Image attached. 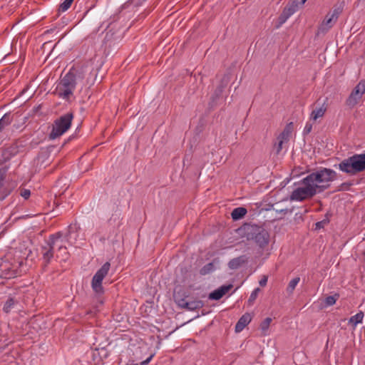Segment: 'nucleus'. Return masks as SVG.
Listing matches in <instances>:
<instances>
[{
	"instance_id": "obj_4",
	"label": "nucleus",
	"mask_w": 365,
	"mask_h": 365,
	"mask_svg": "<svg viewBox=\"0 0 365 365\" xmlns=\"http://www.w3.org/2000/svg\"><path fill=\"white\" fill-rule=\"evenodd\" d=\"M73 71L71 69L63 77L58 88V95L63 99H68L73 95V92L77 86Z\"/></svg>"
},
{
	"instance_id": "obj_16",
	"label": "nucleus",
	"mask_w": 365,
	"mask_h": 365,
	"mask_svg": "<svg viewBox=\"0 0 365 365\" xmlns=\"http://www.w3.org/2000/svg\"><path fill=\"white\" fill-rule=\"evenodd\" d=\"M327 106L325 103H324L319 108H317L312 110L310 118L313 120H316L319 118L323 117L325 112L327 111Z\"/></svg>"
},
{
	"instance_id": "obj_29",
	"label": "nucleus",
	"mask_w": 365,
	"mask_h": 365,
	"mask_svg": "<svg viewBox=\"0 0 365 365\" xmlns=\"http://www.w3.org/2000/svg\"><path fill=\"white\" fill-rule=\"evenodd\" d=\"M277 140H278L277 143H275L274 145V148L275 149V153L277 155H278L281 152V150L282 149L283 144H284V143H285L284 141H283L281 139H277Z\"/></svg>"
},
{
	"instance_id": "obj_32",
	"label": "nucleus",
	"mask_w": 365,
	"mask_h": 365,
	"mask_svg": "<svg viewBox=\"0 0 365 365\" xmlns=\"http://www.w3.org/2000/svg\"><path fill=\"white\" fill-rule=\"evenodd\" d=\"M352 185H353V183L351 182H343L339 185V190H349L351 186H352Z\"/></svg>"
},
{
	"instance_id": "obj_18",
	"label": "nucleus",
	"mask_w": 365,
	"mask_h": 365,
	"mask_svg": "<svg viewBox=\"0 0 365 365\" xmlns=\"http://www.w3.org/2000/svg\"><path fill=\"white\" fill-rule=\"evenodd\" d=\"M185 304L186 309L194 311L202 308L204 306V302L201 300H192L190 302H187V304Z\"/></svg>"
},
{
	"instance_id": "obj_19",
	"label": "nucleus",
	"mask_w": 365,
	"mask_h": 365,
	"mask_svg": "<svg viewBox=\"0 0 365 365\" xmlns=\"http://www.w3.org/2000/svg\"><path fill=\"white\" fill-rule=\"evenodd\" d=\"M12 120L13 118L10 113H6L3 115L0 119V133L3 131L6 126L11 124Z\"/></svg>"
},
{
	"instance_id": "obj_28",
	"label": "nucleus",
	"mask_w": 365,
	"mask_h": 365,
	"mask_svg": "<svg viewBox=\"0 0 365 365\" xmlns=\"http://www.w3.org/2000/svg\"><path fill=\"white\" fill-rule=\"evenodd\" d=\"M260 291V289L259 288H256L251 293L250 296V298L248 299V303L249 304H252L253 302L255 301V299H257V295H258V293Z\"/></svg>"
},
{
	"instance_id": "obj_39",
	"label": "nucleus",
	"mask_w": 365,
	"mask_h": 365,
	"mask_svg": "<svg viewBox=\"0 0 365 365\" xmlns=\"http://www.w3.org/2000/svg\"><path fill=\"white\" fill-rule=\"evenodd\" d=\"M312 125L309 124V123H307V125H305L304 130V134L309 133L312 131Z\"/></svg>"
},
{
	"instance_id": "obj_38",
	"label": "nucleus",
	"mask_w": 365,
	"mask_h": 365,
	"mask_svg": "<svg viewBox=\"0 0 365 365\" xmlns=\"http://www.w3.org/2000/svg\"><path fill=\"white\" fill-rule=\"evenodd\" d=\"M267 279H268V277L266 275H263L262 279L259 280V284L261 287H264L266 286L267 283Z\"/></svg>"
},
{
	"instance_id": "obj_22",
	"label": "nucleus",
	"mask_w": 365,
	"mask_h": 365,
	"mask_svg": "<svg viewBox=\"0 0 365 365\" xmlns=\"http://www.w3.org/2000/svg\"><path fill=\"white\" fill-rule=\"evenodd\" d=\"M215 270V265L213 262H210L205 266H203L200 270V274L201 275H206L207 274H210V272H213Z\"/></svg>"
},
{
	"instance_id": "obj_21",
	"label": "nucleus",
	"mask_w": 365,
	"mask_h": 365,
	"mask_svg": "<svg viewBox=\"0 0 365 365\" xmlns=\"http://www.w3.org/2000/svg\"><path fill=\"white\" fill-rule=\"evenodd\" d=\"M364 318V313L362 312H359L354 316H352L349 319V324H352L354 327L356 326L358 324L361 323L362 322V319Z\"/></svg>"
},
{
	"instance_id": "obj_17",
	"label": "nucleus",
	"mask_w": 365,
	"mask_h": 365,
	"mask_svg": "<svg viewBox=\"0 0 365 365\" xmlns=\"http://www.w3.org/2000/svg\"><path fill=\"white\" fill-rule=\"evenodd\" d=\"M247 211L246 208H245L243 207H239L235 208L232 210V212L231 213V216L234 220H237L242 218L247 214Z\"/></svg>"
},
{
	"instance_id": "obj_25",
	"label": "nucleus",
	"mask_w": 365,
	"mask_h": 365,
	"mask_svg": "<svg viewBox=\"0 0 365 365\" xmlns=\"http://www.w3.org/2000/svg\"><path fill=\"white\" fill-rule=\"evenodd\" d=\"M272 319L270 317H267L262 323L260 324V329L264 333V335L266 334V331L268 330L270 323L272 322Z\"/></svg>"
},
{
	"instance_id": "obj_20",
	"label": "nucleus",
	"mask_w": 365,
	"mask_h": 365,
	"mask_svg": "<svg viewBox=\"0 0 365 365\" xmlns=\"http://www.w3.org/2000/svg\"><path fill=\"white\" fill-rule=\"evenodd\" d=\"M16 304H17V301L13 297H9L4 305V312L6 313H9L11 310L14 307Z\"/></svg>"
},
{
	"instance_id": "obj_6",
	"label": "nucleus",
	"mask_w": 365,
	"mask_h": 365,
	"mask_svg": "<svg viewBox=\"0 0 365 365\" xmlns=\"http://www.w3.org/2000/svg\"><path fill=\"white\" fill-rule=\"evenodd\" d=\"M302 184L304 185L303 187H297L292 191L290 195L291 200L303 201L312 198L317 193L314 187L305 180V178L302 180Z\"/></svg>"
},
{
	"instance_id": "obj_36",
	"label": "nucleus",
	"mask_w": 365,
	"mask_h": 365,
	"mask_svg": "<svg viewBox=\"0 0 365 365\" xmlns=\"http://www.w3.org/2000/svg\"><path fill=\"white\" fill-rule=\"evenodd\" d=\"M232 284H230L227 285H223V286L220 287V289L221 291H222V293L224 296L226 293H227L232 289Z\"/></svg>"
},
{
	"instance_id": "obj_26",
	"label": "nucleus",
	"mask_w": 365,
	"mask_h": 365,
	"mask_svg": "<svg viewBox=\"0 0 365 365\" xmlns=\"http://www.w3.org/2000/svg\"><path fill=\"white\" fill-rule=\"evenodd\" d=\"M222 292L220 288L215 289L209 294V298L210 299L218 300L223 297Z\"/></svg>"
},
{
	"instance_id": "obj_5",
	"label": "nucleus",
	"mask_w": 365,
	"mask_h": 365,
	"mask_svg": "<svg viewBox=\"0 0 365 365\" xmlns=\"http://www.w3.org/2000/svg\"><path fill=\"white\" fill-rule=\"evenodd\" d=\"M247 237L255 240L260 247H264L269 243V235L267 230L260 227L250 225L247 228Z\"/></svg>"
},
{
	"instance_id": "obj_15",
	"label": "nucleus",
	"mask_w": 365,
	"mask_h": 365,
	"mask_svg": "<svg viewBox=\"0 0 365 365\" xmlns=\"http://www.w3.org/2000/svg\"><path fill=\"white\" fill-rule=\"evenodd\" d=\"M248 261V258L245 255H241L240 257L232 259L228 262V267L231 269H237L244 264H246Z\"/></svg>"
},
{
	"instance_id": "obj_31",
	"label": "nucleus",
	"mask_w": 365,
	"mask_h": 365,
	"mask_svg": "<svg viewBox=\"0 0 365 365\" xmlns=\"http://www.w3.org/2000/svg\"><path fill=\"white\" fill-rule=\"evenodd\" d=\"M329 220L324 219L322 221L317 222L315 224V230H320L329 223Z\"/></svg>"
},
{
	"instance_id": "obj_8",
	"label": "nucleus",
	"mask_w": 365,
	"mask_h": 365,
	"mask_svg": "<svg viewBox=\"0 0 365 365\" xmlns=\"http://www.w3.org/2000/svg\"><path fill=\"white\" fill-rule=\"evenodd\" d=\"M61 237L62 233L61 232L51 235L46 241V245L41 247V252L46 265L50 263L51 259L53 258L54 245L57 240L61 238Z\"/></svg>"
},
{
	"instance_id": "obj_30",
	"label": "nucleus",
	"mask_w": 365,
	"mask_h": 365,
	"mask_svg": "<svg viewBox=\"0 0 365 365\" xmlns=\"http://www.w3.org/2000/svg\"><path fill=\"white\" fill-rule=\"evenodd\" d=\"M174 298L179 307L185 309V304L187 302L185 299H180L178 295L175 294Z\"/></svg>"
},
{
	"instance_id": "obj_7",
	"label": "nucleus",
	"mask_w": 365,
	"mask_h": 365,
	"mask_svg": "<svg viewBox=\"0 0 365 365\" xmlns=\"http://www.w3.org/2000/svg\"><path fill=\"white\" fill-rule=\"evenodd\" d=\"M110 267V264L108 262H106L93 277L91 287L94 292L97 294L101 295L104 292V289L102 286V282L105 277L108 274Z\"/></svg>"
},
{
	"instance_id": "obj_34",
	"label": "nucleus",
	"mask_w": 365,
	"mask_h": 365,
	"mask_svg": "<svg viewBox=\"0 0 365 365\" xmlns=\"http://www.w3.org/2000/svg\"><path fill=\"white\" fill-rule=\"evenodd\" d=\"M292 212V210H289V209H281L279 210H277V212H278L279 214L281 215L280 217H279L277 218V220H281V219H283L284 217L287 214V213H291Z\"/></svg>"
},
{
	"instance_id": "obj_40",
	"label": "nucleus",
	"mask_w": 365,
	"mask_h": 365,
	"mask_svg": "<svg viewBox=\"0 0 365 365\" xmlns=\"http://www.w3.org/2000/svg\"><path fill=\"white\" fill-rule=\"evenodd\" d=\"M154 354H151L147 359L143 361L141 363H140V365H147L150 363V360L152 359V358L153 357Z\"/></svg>"
},
{
	"instance_id": "obj_10",
	"label": "nucleus",
	"mask_w": 365,
	"mask_h": 365,
	"mask_svg": "<svg viewBox=\"0 0 365 365\" xmlns=\"http://www.w3.org/2000/svg\"><path fill=\"white\" fill-rule=\"evenodd\" d=\"M73 71V76H75V80L77 85L81 87L86 86L89 84L92 77V71L88 66L74 68H71Z\"/></svg>"
},
{
	"instance_id": "obj_1",
	"label": "nucleus",
	"mask_w": 365,
	"mask_h": 365,
	"mask_svg": "<svg viewBox=\"0 0 365 365\" xmlns=\"http://www.w3.org/2000/svg\"><path fill=\"white\" fill-rule=\"evenodd\" d=\"M336 175L334 170L322 168L308 175L305 180L314 186L317 192H321L329 187V182L335 180Z\"/></svg>"
},
{
	"instance_id": "obj_43",
	"label": "nucleus",
	"mask_w": 365,
	"mask_h": 365,
	"mask_svg": "<svg viewBox=\"0 0 365 365\" xmlns=\"http://www.w3.org/2000/svg\"><path fill=\"white\" fill-rule=\"evenodd\" d=\"M126 365H138V364H127Z\"/></svg>"
},
{
	"instance_id": "obj_37",
	"label": "nucleus",
	"mask_w": 365,
	"mask_h": 365,
	"mask_svg": "<svg viewBox=\"0 0 365 365\" xmlns=\"http://www.w3.org/2000/svg\"><path fill=\"white\" fill-rule=\"evenodd\" d=\"M283 131H284L285 133H287L288 134H289L291 135V134L293 131V123L291 122V123H289L288 124H287V125L284 128Z\"/></svg>"
},
{
	"instance_id": "obj_23",
	"label": "nucleus",
	"mask_w": 365,
	"mask_h": 365,
	"mask_svg": "<svg viewBox=\"0 0 365 365\" xmlns=\"http://www.w3.org/2000/svg\"><path fill=\"white\" fill-rule=\"evenodd\" d=\"M299 281H300V278L299 277L292 279L289 282V283L287 286V292H289V294H292L293 292V291L294 290L297 284L299 282Z\"/></svg>"
},
{
	"instance_id": "obj_35",
	"label": "nucleus",
	"mask_w": 365,
	"mask_h": 365,
	"mask_svg": "<svg viewBox=\"0 0 365 365\" xmlns=\"http://www.w3.org/2000/svg\"><path fill=\"white\" fill-rule=\"evenodd\" d=\"M20 195L26 200L30 197L31 191L28 189H22L20 192Z\"/></svg>"
},
{
	"instance_id": "obj_3",
	"label": "nucleus",
	"mask_w": 365,
	"mask_h": 365,
	"mask_svg": "<svg viewBox=\"0 0 365 365\" xmlns=\"http://www.w3.org/2000/svg\"><path fill=\"white\" fill-rule=\"evenodd\" d=\"M73 115L67 113L57 118L53 124L51 132L49 134L50 139H56L66 132L71 125Z\"/></svg>"
},
{
	"instance_id": "obj_33",
	"label": "nucleus",
	"mask_w": 365,
	"mask_h": 365,
	"mask_svg": "<svg viewBox=\"0 0 365 365\" xmlns=\"http://www.w3.org/2000/svg\"><path fill=\"white\" fill-rule=\"evenodd\" d=\"M290 135L287 133H285L284 131H282L279 136L277 137V139H281L285 143H287L289 140Z\"/></svg>"
},
{
	"instance_id": "obj_13",
	"label": "nucleus",
	"mask_w": 365,
	"mask_h": 365,
	"mask_svg": "<svg viewBox=\"0 0 365 365\" xmlns=\"http://www.w3.org/2000/svg\"><path fill=\"white\" fill-rule=\"evenodd\" d=\"M299 7L294 4L292 1L290 4L287 6L282 11L279 19L280 24L284 23L287 19L290 17L294 13L298 10Z\"/></svg>"
},
{
	"instance_id": "obj_11",
	"label": "nucleus",
	"mask_w": 365,
	"mask_h": 365,
	"mask_svg": "<svg viewBox=\"0 0 365 365\" xmlns=\"http://www.w3.org/2000/svg\"><path fill=\"white\" fill-rule=\"evenodd\" d=\"M365 93V82L360 81L352 90L351 93L346 100L345 104L349 108H353L359 102Z\"/></svg>"
},
{
	"instance_id": "obj_44",
	"label": "nucleus",
	"mask_w": 365,
	"mask_h": 365,
	"mask_svg": "<svg viewBox=\"0 0 365 365\" xmlns=\"http://www.w3.org/2000/svg\"><path fill=\"white\" fill-rule=\"evenodd\" d=\"M73 1H74V0H71V1L72 3H73Z\"/></svg>"
},
{
	"instance_id": "obj_42",
	"label": "nucleus",
	"mask_w": 365,
	"mask_h": 365,
	"mask_svg": "<svg viewBox=\"0 0 365 365\" xmlns=\"http://www.w3.org/2000/svg\"><path fill=\"white\" fill-rule=\"evenodd\" d=\"M66 250H67V248H66V246L60 245L59 247H58V251L59 252H61V251L64 252L66 257L68 255V252H66Z\"/></svg>"
},
{
	"instance_id": "obj_14",
	"label": "nucleus",
	"mask_w": 365,
	"mask_h": 365,
	"mask_svg": "<svg viewBox=\"0 0 365 365\" xmlns=\"http://www.w3.org/2000/svg\"><path fill=\"white\" fill-rule=\"evenodd\" d=\"M252 317L249 313L243 314L235 325V330L237 333L240 332L251 322Z\"/></svg>"
},
{
	"instance_id": "obj_24",
	"label": "nucleus",
	"mask_w": 365,
	"mask_h": 365,
	"mask_svg": "<svg viewBox=\"0 0 365 365\" xmlns=\"http://www.w3.org/2000/svg\"><path fill=\"white\" fill-rule=\"evenodd\" d=\"M339 294H335L332 296H328L324 299V303L326 306H332L334 305L336 300L339 299Z\"/></svg>"
},
{
	"instance_id": "obj_9",
	"label": "nucleus",
	"mask_w": 365,
	"mask_h": 365,
	"mask_svg": "<svg viewBox=\"0 0 365 365\" xmlns=\"http://www.w3.org/2000/svg\"><path fill=\"white\" fill-rule=\"evenodd\" d=\"M339 14L340 12L338 9H334L331 14H327L318 26L316 35L319 36L327 34L336 23Z\"/></svg>"
},
{
	"instance_id": "obj_2",
	"label": "nucleus",
	"mask_w": 365,
	"mask_h": 365,
	"mask_svg": "<svg viewBox=\"0 0 365 365\" xmlns=\"http://www.w3.org/2000/svg\"><path fill=\"white\" fill-rule=\"evenodd\" d=\"M339 169L349 176L365 170V153L354 154L344 159L338 165Z\"/></svg>"
},
{
	"instance_id": "obj_41",
	"label": "nucleus",
	"mask_w": 365,
	"mask_h": 365,
	"mask_svg": "<svg viewBox=\"0 0 365 365\" xmlns=\"http://www.w3.org/2000/svg\"><path fill=\"white\" fill-rule=\"evenodd\" d=\"M292 1L297 5L298 7H299L300 6H303L305 2H303V1L302 0H292Z\"/></svg>"
},
{
	"instance_id": "obj_12",
	"label": "nucleus",
	"mask_w": 365,
	"mask_h": 365,
	"mask_svg": "<svg viewBox=\"0 0 365 365\" xmlns=\"http://www.w3.org/2000/svg\"><path fill=\"white\" fill-rule=\"evenodd\" d=\"M6 170L0 168V200H4L11 192L9 183L6 181Z\"/></svg>"
},
{
	"instance_id": "obj_27",
	"label": "nucleus",
	"mask_w": 365,
	"mask_h": 365,
	"mask_svg": "<svg viewBox=\"0 0 365 365\" xmlns=\"http://www.w3.org/2000/svg\"><path fill=\"white\" fill-rule=\"evenodd\" d=\"M71 4L72 2L71 0H65L62 4H60L58 11L64 12L71 7Z\"/></svg>"
}]
</instances>
